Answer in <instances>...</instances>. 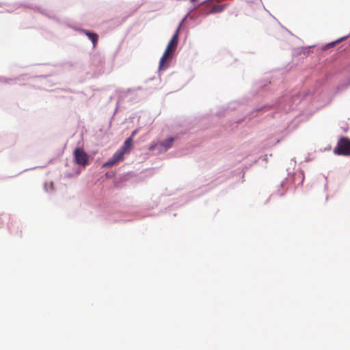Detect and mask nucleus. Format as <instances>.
<instances>
[{"mask_svg":"<svg viewBox=\"0 0 350 350\" xmlns=\"http://www.w3.org/2000/svg\"><path fill=\"white\" fill-rule=\"evenodd\" d=\"M173 141L174 138L171 137L161 142L160 145L163 146L165 150H167L172 146Z\"/></svg>","mask_w":350,"mask_h":350,"instance_id":"obj_7","label":"nucleus"},{"mask_svg":"<svg viewBox=\"0 0 350 350\" xmlns=\"http://www.w3.org/2000/svg\"><path fill=\"white\" fill-rule=\"evenodd\" d=\"M335 44H336V42H332V43L329 44L328 46H334Z\"/></svg>","mask_w":350,"mask_h":350,"instance_id":"obj_11","label":"nucleus"},{"mask_svg":"<svg viewBox=\"0 0 350 350\" xmlns=\"http://www.w3.org/2000/svg\"><path fill=\"white\" fill-rule=\"evenodd\" d=\"M83 32L88 37V38L92 42L94 46H95L98 42V34L96 33L90 32L86 30H83Z\"/></svg>","mask_w":350,"mask_h":350,"instance_id":"obj_5","label":"nucleus"},{"mask_svg":"<svg viewBox=\"0 0 350 350\" xmlns=\"http://www.w3.org/2000/svg\"><path fill=\"white\" fill-rule=\"evenodd\" d=\"M132 146H133V139H132V137H130L125 140L123 146L120 148V149H122L126 153H128L130 152Z\"/></svg>","mask_w":350,"mask_h":350,"instance_id":"obj_4","label":"nucleus"},{"mask_svg":"<svg viewBox=\"0 0 350 350\" xmlns=\"http://www.w3.org/2000/svg\"><path fill=\"white\" fill-rule=\"evenodd\" d=\"M149 149H150V150H153V149H154V146H150Z\"/></svg>","mask_w":350,"mask_h":350,"instance_id":"obj_12","label":"nucleus"},{"mask_svg":"<svg viewBox=\"0 0 350 350\" xmlns=\"http://www.w3.org/2000/svg\"><path fill=\"white\" fill-rule=\"evenodd\" d=\"M180 27L176 29L175 33L173 35L172 38L170 40L164 53L161 58L159 67L162 68L165 67V64L167 59L170 56V55L174 53L177 47L178 42V33H179Z\"/></svg>","mask_w":350,"mask_h":350,"instance_id":"obj_1","label":"nucleus"},{"mask_svg":"<svg viewBox=\"0 0 350 350\" xmlns=\"http://www.w3.org/2000/svg\"><path fill=\"white\" fill-rule=\"evenodd\" d=\"M116 163H118L117 161L112 157L110 159H109L107 162L103 163V167H112L114 165H116Z\"/></svg>","mask_w":350,"mask_h":350,"instance_id":"obj_9","label":"nucleus"},{"mask_svg":"<svg viewBox=\"0 0 350 350\" xmlns=\"http://www.w3.org/2000/svg\"><path fill=\"white\" fill-rule=\"evenodd\" d=\"M224 7L225 5H214L211 11L209 12L210 13H218V12H221L224 10Z\"/></svg>","mask_w":350,"mask_h":350,"instance_id":"obj_8","label":"nucleus"},{"mask_svg":"<svg viewBox=\"0 0 350 350\" xmlns=\"http://www.w3.org/2000/svg\"><path fill=\"white\" fill-rule=\"evenodd\" d=\"M126 152L122 149L117 150L113 155V158L118 163L124 159V155Z\"/></svg>","mask_w":350,"mask_h":350,"instance_id":"obj_6","label":"nucleus"},{"mask_svg":"<svg viewBox=\"0 0 350 350\" xmlns=\"http://www.w3.org/2000/svg\"><path fill=\"white\" fill-rule=\"evenodd\" d=\"M334 153L336 155L350 156V139L341 137L334 149Z\"/></svg>","mask_w":350,"mask_h":350,"instance_id":"obj_2","label":"nucleus"},{"mask_svg":"<svg viewBox=\"0 0 350 350\" xmlns=\"http://www.w3.org/2000/svg\"><path fill=\"white\" fill-rule=\"evenodd\" d=\"M137 133V130H134L133 132H132V134H131V136L132 138L133 137V136H135Z\"/></svg>","mask_w":350,"mask_h":350,"instance_id":"obj_10","label":"nucleus"},{"mask_svg":"<svg viewBox=\"0 0 350 350\" xmlns=\"http://www.w3.org/2000/svg\"><path fill=\"white\" fill-rule=\"evenodd\" d=\"M75 161L77 164L86 166L89 163V156L83 148H77L73 152Z\"/></svg>","mask_w":350,"mask_h":350,"instance_id":"obj_3","label":"nucleus"}]
</instances>
